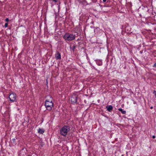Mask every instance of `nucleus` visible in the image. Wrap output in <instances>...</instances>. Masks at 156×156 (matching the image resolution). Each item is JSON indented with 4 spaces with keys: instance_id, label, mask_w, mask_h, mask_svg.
<instances>
[{
    "instance_id": "f257e3e1",
    "label": "nucleus",
    "mask_w": 156,
    "mask_h": 156,
    "mask_svg": "<svg viewBox=\"0 0 156 156\" xmlns=\"http://www.w3.org/2000/svg\"><path fill=\"white\" fill-rule=\"evenodd\" d=\"M76 37V36L75 34L67 33L64 34L63 38L65 41H71L74 40Z\"/></svg>"
},
{
    "instance_id": "f03ea898",
    "label": "nucleus",
    "mask_w": 156,
    "mask_h": 156,
    "mask_svg": "<svg viewBox=\"0 0 156 156\" xmlns=\"http://www.w3.org/2000/svg\"><path fill=\"white\" fill-rule=\"evenodd\" d=\"M69 130V127L67 126H64L60 130V133L61 135L66 136Z\"/></svg>"
},
{
    "instance_id": "7ed1b4c3",
    "label": "nucleus",
    "mask_w": 156,
    "mask_h": 156,
    "mask_svg": "<svg viewBox=\"0 0 156 156\" xmlns=\"http://www.w3.org/2000/svg\"><path fill=\"white\" fill-rule=\"evenodd\" d=\"M45 105L47 110L48 111L51 110L53 106L52 101H49L48 100H46L45 101Z\"/></svg>"
},
{
    "instance_id": "20e7f679",
    "label": "nucleus",
    "mask_w": 156,
    "mask_h": 156,
    "mask_svg": "<svg viewBox=\"0 0 156 156\" xmlns=\"http://www.w3.org/2000/svg\"><path fill=\"white\" fill-rule=\"evenodd\" d=\"M17 96L16 94L12 92L9 95V98L11 101L14 102L16 101Z\"/></svg>"
},
{
    "instance_id": "39448f33",
    "label": "nucleus",
    "mask_w": 156,
    "mask_h": 156,
    "mask_svg": "<svg viewBox=\"0 0 156 156\" xmlns=\"http://www.w3.org/2000/svg\"><path fill=\"white\" fill-rule=\"evenodd\" d=\"M70 99L72 104L76 103L77 102V97L76 95L73 96L71 97Z\"/></svg>"
},
{
    "instance_id": "423d86ee",
    "label": "nucleus",
    "mask_w": 156,
    "mask_h": 156,
    "mask_svg": "<svg viewBox=\"0 0 156 156\" xmlns=\"http://www.w3.org/2000/svg\"><path fill=\"white\" fill-rule=\"evenodd\" d=\"M55 57L57 59H61V55L58 52H57L55 54Z\"/></svg>"
},
{
    "instance_id": "0eeeda50",
    "label": "nucleus",
    "mask_w": 156,
    "mask_h": 156,
    "mask_svg": "<svg viewBox=\"0 0 156 156\" xmlns=\"http://www.w3.org/2000/svg\"><path fill=\"white\" fill-rule=\"evenodd\" d=\"M106 108H107V110L109 112H111L112 111L113 108L112 106L111 105L107 106Z\"/></svg>"
},
{
    "instance_id": "6e6552de",
    "label": "nucleus",
    "mask_w": 156,
    "mask_h": 156,
    "mask_svg": "<svg viewBox=\"0 0 156 156\" xmlns=\"http://www.w3.org/2000/svg\"><path fill=\"white\" fill-rule=\"evenodd\" d=\"M38 133L41 134H42L44 132V130L43 129H39L38 130Z\"/></svg>"
},
{
    "instance_id": "1a4fd4ad",
    "label": "nucleus",
    "mask_w": 156,
    "mask_h": 156,
    "mask_svg": "<svg viewBox=\"0 0 156 156\" xmlns=\"http://www.w3.org/2000/svg\"><path fill=\"white\" fill-rule=\"evenodd\" d=\"M118 110L119 111L121 112V113L123 114H125L126 113V111H125L123 110V109L122 108H119Z\"/></svg>"
},
{
    "instance_id": "9d476101",
    "label": "nucleus",
    "mask_w": 156,
    "mask_h": 156,
    "mask_svg": "<svg viewBox=\"0 0 156 156\" xmlns=\"http://www.w3.org/2000/svg\"><path fill=\"white\" fill-rule=\"evenodd\" d=\"M4 26H5V27H8V23H5V24Z\"/></svg>"
},
{
    "instance_id": "9b49d317",
    "label": "nucleus",
    "mask_w": 156,
    "mask_h": 156,
    "mask_svg": "<svg viewBox=\"0 0 156 156\" xmlns=\"http://www.w3.org/2000/svg\"><path fill=\"white\" fill-rule=\"evenodd\" d=\"M153 93L154 94L155 97H156V91L154 90L153 91Z\"/></svg>"
},
{
    "instance_id": "f8f14e48",
    "label": "nucleus",
    "mask_w": 156,
    "mask_h": 156,
    "mask_svg": "<svg viewBox=\"0 0 156 156\" xmlns=\"http://www.w3.org/2000/svg\"><path fill=\"white\" fill-rule=\"evenodd\" d=\"M5 21L6 22H8L9 21V20L8 18H6L5 20Z\"/></svg>"
},
{
    "instance_id": "ddd939ff",
    "label": "nucleus",
    "mask_w": 156,
    "mask_h": 156,
    "mask_svg": "<svg viewBox=\"0 0 156 156\" xmlns=\"http://www.w3.org/2000/svg\"><path fill=\"white\" fill-rule=\"evenodd\" d=\"M154 67H156V63H155L153 66Z\"/></svg>"
},
{
    "instance_id": "4468645a",
    "label": "nucleus",
    "mask_w": 156,
    "mask_h": 156,
    "mask_svg": "<svg viewBox=\"0 0 156 156\" xmlns=\"http://www.w3.org/2000/svg\"><path fill=\"white\" fill-rule=\"evenodd\" d=\"M155 136L154 135L152 136V138H153V139H154L155 138Z\"/></svg>"
},
{
    "instance_id": "2eb2a0df",
    "label": "nucleus",
    "mask_w": 156,
    "mask_h": 156,
    "mask_svg": "<svg viewBox=\"0 0 156 156\" xmlns=\"http://www.w3.org/2000/svg\"><path fill=\"white\" fill-rule=\"evenodd\" d=\"M106 1V0H103V1L104 2H105Z\"/></svg>"
},
{
    "instance_id": "dca6fc26",
    "label": "nucleus",
    "mask_w": 156,
    "mask_h": 156,
    "mask_svg": "<svg viewBox=\"0 0 156 156\" xmlns=\"http://www.w3.org/2000/svg\"><path fill=\"white\" fill-rule=\"evenodd\" d=\"M53 1L55 2H57V0H53Z\"/></svg>"
},
{
    "instance_id": "f3484780",
    "label": "nucleus",
    "mask_w": 156,
    "mask_h": 156,
    "mask_svg": "<svg viewBox=\"0 0 156 156\" xmlns=\"http://www.w3.org/2000/svg\"><path fill=\"white\" fill-rule=\"evenodd\" d=\"M153 108V107H151V109H152V108Z\"/></svg>"
},
{
    "instance_id": "a211bd4d",
    "label": "nucleus",
    "mask_w": 156,
    "mask_h": 156,
    "mask_svg": "<svg viewBox=\"0 0 156 156\" xmlns=\"http://www.w3.org/2000/svg\"><path fill=\"white\" fill-rule=\"evenodd\" d=\"M73 48H75V46Z\"/></svg>"
}]
</instances>
